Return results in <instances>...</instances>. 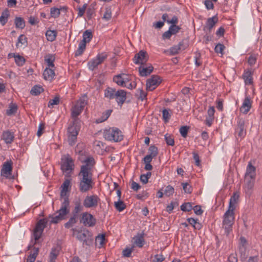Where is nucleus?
I'll use <instances>...</instances> for the list:
<instances>
[{
	"mask_svg": "<svg viewBox=\"0 0 262 262\" xmlns=\"http://www.w3.org/2000/svg\"><path fill=\"white\" fill-rule=\"evenodd\" d=\"M80 171L78 174L79 179V189L81 192H86L93 188V176L96 164L94 158L92 156L86 157L81 161Z\"/></svg>",
	"mask_w": 262,
	"mask_h": 262,
	"instance_id": "f257e3e1",
	"label": "nucleus"
},
{
	"mask_svg": "<svg viewBox=\"0 0 262 262\" xmlns=\"http://www.w3.org/2000/svg\"><path fill=\"white\" fill-rule=\"evenodd\" d=\"M61 206L54 215H50L49 217L51 219L50 224H57L59 222L66 220L67 215L70 211V201L68 196H64L61 199Z\"/></svg>",
	"mask_w": 262,
	"mask_h": 262,
	"instance_id": "f03ea898",
	"label": "nucleus"
},
{
	"mask_svg": "<svg viewBox=\"0 0 262 262\" xmlns=\"http://www.w3.org/2000/svg\"><path fill=\"white\" fill-rule=\"evenodd\" d=\"M74 208L72 210V215L69 221L64 224L66 228L69 229L76 224L78 220L79 213L83 210V204H82L81 200L78 199L74 202Z\"/></svg>",
	"mask_w": 262,
	"mask_h": 262,
	"instance_id": "7ed1b4c3",
	"label": "nucleus"
},
{
	"mask_svg": "<svg viewBox=\"0 0 262 262\" xmlns=\"http://www.w3.org/2000/svg\"><path fill=\"white\" fill-rule=\"evenodd\" d=\"M234 213L233 207L229 206L228 210L223 216L222 223L223 228L225 229V233L228 235L232 230V226L234 221Z\"/></svg>",
	"mask_w": 262,
	"mask_h": 262,
	"instance_id": "20e7f679",
	"label": "nucleus"
},
{
	"mask_svg": "<svg viewBox=\"0 0 262 262\" xmlns=\"http://www.w3.org/2000/svg\"><path fill=\"white\" fill-rule=\"evenodd\" d=\"M80 121L73 120L68 128V141L71 146L74 145L77 141V137L80 130Z\"/></svg>",
	"mask_w": 262,
	"mask_h": 262,
	"instance_id": "39448f33",
	"label": "nucleus"
},
{
	"mask_svg": "<svg viewBox=\"0 0 262 262\" xmlns=\"http://www.w3.org/2000/svg\"><path fill=\"white\" fill-rule=\"evenodd\" d=\"M103 137L105 140L114 142L121 141L123 138L121 131L116 127H110L104 130Z\"/></svg>",
	"mask_w": 262,
	"mask_h": 262,
	"instance_id": "423d86ee",
	"label": "nucleus"
},
{
	"mask_svg": "<svg viewBox=\"0 0 262 262\" xmlns=\"http://www.w3.org/2000/svg\"><path fill=\"white\" fill-rule=\"evenodd\" d=\"M87 97L84 96L80 98L71 108V117L73 120L80 121L78 116L81 113L87 104Z\"/></svg>",
	"mask_w": 262,
	"mask_h": 262,
	"instance_id": "0eeeda50",
	"label": "nucleus"
},
{
	"mask_svg": "<svg viewBox=\"0 0 262 262\" xmlns=\"http://www.w3.org/2000/svg\"><path fill=\"white\" fill-rule=\"evenodd\" d=\"M74 161L72 157L67 154L62 157L61 159V169L66 173V176H70L74 169Z\"/></svg>",
	"mask_w": 262,
	"mask_h": 262,
	"instance_id": "6e6552de",
	"label": "nucleus"
},
{
	"mask_svg": "<svg viewBox=\"0 0 262 262\" xmlns=\"http://www.w3.org/2000/svg\"><path fill=\"white\" fill-rule=\"evenodd\" d=\"M48 220L47 218L39 220L36 223L33 230V235L35 240L34 244H36L42 235L44 229L47 227Z\"/></svg>",
	"mask_w": 262,
	"mask_h": 262,
	"instance_id": "1a4fd4ad",
	"label": "nucleus"
},
{
	"mask_svg": "<svg viewBox=\"0 0 262 262\" xmlns=\"http://www.w3.org/2000/svg\"><path fill=\"white\" fill-rule=\"evenodd\" d=\"M80 223L85 227H93L96 224V219L90 212H83L80 215Z\"/></svg>",
	"mask_w": 262,
	"mask_h": 262,
	"instance_id": "9d476101",
	"label": "nucleus"
},
{
	"mask_svg": "<svg viewBox=\"0 0 262 262\" xmlns=\"http://www.w3.org/2000/svg\"><path fill=\"white\" fill-rule=\"evenodd\" d=\"M100 202L97 194L88 195L83 200V206L86 208H95Z\"/></svg>",
	"mask_w": 262,
	"mask_h": 262,
	"instance_id": "9b49d317",
	"label": "nucleus"
},
{
	"mask_svg": "<svg viewBox=\"0 0 262 262\" xmlns=\"http://www.w3.org/2000/svg\"><path fill=\"white\" fill-rule=\"evenodd\" d=\"M161 79L158 75H152L146 81V89L152 91L155 90L161 83Z\"/></svg>",
	"mask_w": 262,
	"mask_h": 262,
	"instance_id": "f8f14e48",
	"label": "nucleus"
},
{
	"mask_svg": "<svg viewBox=\"0 0 262 262\" xmlns=\"http://www.w3.org/2000/svg\"><path fill=\"white\" fill-rule=\"evenodd\" d=\"M148 59L147 53L143 50H141L135 54L134 58V62L136 64H144Z\"/></svg>",
	"mask_w": 262,
	"mask_h": 262,
	"instance_id": "ddd939ff",
	"label": "nucleus"
},
{
	"mask_svg": "<svg viewBox=\"0 0 262 262\" xmlns=\"http://www.w3.org/2000/svg\"><path fill=\"white\" fill-rule=\"evenodd\" d=\"M12 164L13 163L11 160L5 162L2 165L1 170V176L8 178L12 174L13 168Z\"/></svg>",
	"mask_w": 262,
	"mask_h": 262,
	"instance_id": "4468645a",
	"label": "nucleus"
},
{
	"mask_svg": "<svg viewBox=\"0 0 262 262\" xmlns=\"http://www.w3.org/2000/svg\"><path fill=\"white\" fill-rule=\"evenodd\" d=\"M219 20L217 15H214L212 17L208 18L206 21L205 25L204 26L203 30L207 33H210L212 29L214 27Z\"/></svg>",
	"mask_w": 262,
	"mask_h": 262,
	"instance_id": "2eb2a0df",
	"label": "nucleus"
},
{
	"mask_svg": "<svg viewBox=\"0 0 262 262\" xmlns=\"http://www.w3.org/2000/svg\"><path fill=\"white\" fill-rule=\"evenodd\" d=\"M252 101L251 100L250 97L246 96L239 108L240 112L244 114H247L252 107Z\"/></svg>",
	"mask_w": 262,
	"mask_h": 262,
	"instance_id": "dca6fc26",
	"label": "nucleus"
},
{
	"mask_svg": "<svg viewBox=\"0 0 262 262\" xmlns=\"http://www.w3.org/2000/svg\"><path fill=\"white\" fill-rule=\"evenodd\" d=\"M245 120L242 118H238L237 120V126L236 132L238 137L244 138L246 135V130L245 128Z\"/></svg>",
	"mask_w": 262,
	"mask_h": 262,
	"instance_id": "f3484780",
	"label": "nucleus"
},
{
	"mask_svg": "<svg viewBox=\"0 0 262 262\" xmlns=\"http://www.w3.org/2000/svg\"><path fill=\"white\" fill-rule=\"evenodd\" d=\"M245 181L244 186L245 192L247 195H250L254 187L255 179H245Z\"/></svg>",
	"mask_w": 262,
	"mask_h": 262,
	"instance_id": "a211bd4d",
	"label": "nucleus"
},
{
	"mask_svg": "<svg viewBox=\"0 0 262 262\" xmlns=\"http://www.w3.org/2000/svg\"><path fill=\"white\" fill-rule=\"evenodd\" d=\"M115 98L118 104L121 106L126 99V92L123 90H118L116 91Z\"/></svg>",
	"mask_w": 262,
	"mask_h": 262,
	"instance_id": "6ab92c4d",
	"label": "nucleus"
},
{
	"mask_svg": "<svg viewBox=\"0 0 262 262\" xmlns=\"http://www.w3.org/2000/svg\"><path fill=\"white\" fill-rule=\"evenodd\" d=\"M14 139V133L9 130L3 132L2 135V139L3 140L6 144H11Z\"/></svg>",
	"mask_w": 262,
	"mask_h": 262,
	"instance_id": "aec40b11",
	"label": "nucleus"
},
{
	"mask_svg": "<svg viewBox=\"0 0 262 262\" xmlns=\"http://www.w3.org/2000/svg\"><path fill=\"white\" fill-rule=\"evenodd\" d=\"M256 176V168L252 165L251 163H249L246 169L245 173V179H255Z\"/></svg>",
	"mask_w": 262,
	"mask_h": 262,
	"instance_id": "412c9836",
	"label": "nucleus"
},
{
	"mask_svg": "<svg viewBox=\"0 0 262 262\" xmlns=\"http://www.w3.org/2000/svg\"><path fill=\"white\" fill-rule=\"evenodd\" d=\"M55 76L54 69L51 68H46L43 72V76L45 80L51 81Z\"/></svg>",
	"mask_w": 262,
	"mask_h": 262,
	"instance_id": "4be33fe9",
	"label": "nucleus"
},
{
	"mask_svg": "<svg viewBox=\"0 0 262 262\" xmlns=\"http://www.w3.org/2000/svg\"><path fill=\"white\" fill-rule=\"evenodd\" d=\"M253 73L251 70H248L244 71L243 74V78L244 80L245 84L251 85L253 84Z\"/></svg>",
	"mask_w": 262,
	"mask_h": 262,
	"instance_id": "5701e85b",
	"label": "nucleus"
},
{
	"mask_svg": "<svg viewBox=\"0 0 262 262\" xmlns=\"http://www.w3.org/2000/svg\"><path fill=\"white\" fill-rule=\"evenodd\" d=\"M186 49V47L184 45L183 41L180 42L178 45L173 46L169 49L170 55H174L178 54L180 51L184 50Z\"/></svg>",
	"mask_w": 262,
	"mask_h": 262,
	"instance_id": "b1692460",
	"label": "nucleus"
},
{
	"mask_svg": "<svg viewBox=\"0 0 262 262\" xmlns=\"http://www.w3.org/2000/svg\"><path fill=\"white\" fill-rule=\"evenodd\" d=\"M153 67L150 65L148 67L145 66H140L139 68V71L141 76H147L153 71Z\"/></svg>",
	"mask_w": 262,
	"mask_h": 262,
	"instance_id": "393cba45",
	"label": "nucleus"
},
{
	"mask_svg": "<svg viewBox=\"0 0 262 262\" xmlns=\"http://www.w3.org/2000/svg\"><path fill=\"white\" fill-rule=\"evenodd\" d=\"M127 76L125 74H119L113 77V81L116 82L118 85L121 86H126L125 83V77Z\"/></svg>",
	"mask_w": 262,
	"mask_h": 262,
	"instance_id": "a878e982",
	"label": "nucleus"
},
{
	"mask_svg": "<svg viewBox=\"0 0 262 262\" xmlns=\"http://www.w3.org/2000/svg\"><path fill=\"white\" fill-rule=\"evenodd\" d=\"M9 57L12 56L15 59V62L17 66L19 67L23 66L26 61V59L25 58L19 54H9L8 55Z\"/></svg>",
	"mask_w": 262,
	"mask_h": 262,
	"instance_id": "bb28decb",
	"label": "nucleus"
},
{
	"mask_svg": "<svg viewBox=\"0 0 262 262\" xmlns=\"http://www.w3.org/2000/svg\"><path fill=\"white\" fill-rule=\"evenodd\" d=\"M59 254V250L57 248H52L49 255V262H55Z\"/></svg>",
	"mask_w": 262,
	"mask_h": 262,
	"instance_id": "cd10ccee",
	"label": "nucleus"
},
{
	"mask_svg": "<svg viewBox=\"0 0 262 262\" xmlns=\"http://www.w3.org/2000/svg\"><path fill=\"white\" fill-rule=\"evenodd\" d=\"M133 239L134 241V244L139 248H142L145 243V241L143 236L142 235H138L135 236Z\"/></svg>",
	"mask_w": 262,
	"mask_h": 262,
	"instance_id": "c85d7f7f",
	"label": "nucleus"
},
{
	"mask_svg": "<svg viewBox=\"0 0 262 262\" xmlns=\"http://www.w3.org/2000/svg\"><path fill=\"white\" fill-rule=\"evenodd\" d=\"M116 93V91L115 89L108 88L104 91V96L109 99H113L115 97Z\"/></svg>",
	"mask_w": 262,
	"mask_h": 262,
	"instance_id": "c756f323",
	"label": "nucleus"
},
{
	"mask_svg": "<svg viewBox=\"0 0 262 262\" xmlns=\"http://www.w3.org/2000/svg\"><path fill=\"white\" fill-rule=\"evenodd\" d=\"M112 112V110H107L106 111H105L100 118L96 119V123H100L108 119V118L110 116Z\"/></svg>",
	"mask_w": 262,
	"mask_h": 262,
	"instance_id": "7c9ffc66",
	"label": "nucleus"
},
{
	"mask_svg": "<svg viewBox=\"0 0 262 262\" xmlns=\"http://www.w3.org/2000/svg\"><path fill=\"white\" fill-rule=\"evenodd\" d=\"M9 16V11L7 9H6L2 13L0 16V23L2 25L4 26L8 21V17Z\"/></svg>",
	"mask_w": 262,
	"mask_h": 262,
	"instance_id": "2f4dec72",
	"label": "nucleus"
},
{
	"mask_svg": "<svg viewBox=\"0 0 262 262\" xmlns=\"http://www.w3.org/2000/svg\"><path fill=\"white\" fill-rule=\"evenodd\" d=\"M57 35V32L56 30H47L46 33L47 39L48 41H53L55 40Z\"/></svg>",
	"mask_w": 262,
	"mask_h": 262,
	"instance_id": "473e14b6",
	"label": "nucleus"
},
{
	"mask_svg": "<svg viewBox=\"0 0 262 262\" xmlns=\"http://www.w3.org/2000/svg\"><path fill=\"white\" fill-rule=\"evenodd\" d=\"M82 37V41L85 43L89 42L93 37L91 31L89 30L85 31L83 33Z\"/></svg>",
	"mask_w": 262,
	"mask_h": 262,
	"instance_id": "72a5a7b5",
	"label": "nucleus"
},
{
	"mask_svg": "<svg viewBox=\"0 0 262 262\" xmlns=\"http://www.w3.org/2000/svg\"><path fill=\"white\" fill-rule=\"evenodd\" d=\"M17 111V106L16 104L11 103L9 105V108L6 111V114L8 116H12L16 113Z\"/></svg>",
	"mask_w": 262,
	"mask_h": 262,
	"instance_id": "f704fd0d",
	"label": "nucleus"
},
{
	"mask_svg": "<svg viewBox=\"0 0 262 262\" xmlns=\"http://www.w3.org/2000/svg\"><path fill=\"white\" fill-rule=\"evenodd\" d=\"M27 45V38L24 34H21L18 38L16 43V47H19L22 46H26Z\"/></svg>",
	"mask_w": 262,
	"mask_h": 262,
	"instance_id": "c9c22d12",
	"label": "nucleus"
},
{
	"mask_svg": "<svg viewBox=\"0 0 262 262\" xmlns=\"http://www.w3.org/2000/svg\"><path fill=\"white\" fill-rule=\"evenodd\" d=\"M86 48V43L81 41L79 44L78 48L75 53V56H78L81 55Z\"/></svg>",
	"mask_w": 262,
	"mask_h": 262,
	"instance_id": "e433bc0d",
	"label": "nucleus"
},
{
	"mask_svg": "<svg viewBox=\"0 0 262 262\" xmlns=\"http://www.w3.org/2000/svg\"><path fill=\"white\" fill-rule=\"evenodd\" d=\"M15 25L17 28L23 29L25 27V23L24 19L20 17H17L15 19Z\"/></svg>",
	"mask_w": 262,
	"mask_h": 262,
	"instance_id": "4c0bfd02",
	"label": "nucleus"
},
{
	"mask_svg": "<svg viewBox=\"0 0 262 262\" xmlns=\"http://www.w3.org/2000/svg\"><path fill=\"white\" fill-rule=\"evenodd\" d=\"M108 55L107 53L104 52L97 54L95 58L98 61V63L101 64L107 58Z\"/></svg>",
	"mask_w": 262,
	"mask_h": 262,
	"instance_id": "58836bf2",
	"label": "nucleus"
},
{
	"mask_svg": "<svg viewBox=\"0 0 262 262\" xmlns=\"http://www.w3.org/2000/svg\"><path fill=\"white\" fill-rule=\"evenodd\" d=\"M108 55L107 53L104 52L97 54L95 58L98 61V63L101 64L107 58Z\"/></svg>",
	"mask_w": 262,
	"mask_h": 262,
	"instance_id": "ea45409f",
	"label": "nucleus"
},
{
	"mask_svg": "<svg viewBox=\"0 0 262 262\" xmlns=\"http://www.w3.org/2000/svg\"><path fill=\"white\" fill-rule=\"evenodd\" d=\"M100 64L98 63V61L95 58L91 60L88 63L89 69L91 71L94 70Z\"/></svg>",
	"mask_w": 262,
	"mask_h": 262,
	"instance_id": "a19ab883",
	"label": "nucleus"
},
{
	"mask_svg": "<svg viewBox=\"0 0 262 262\" xmlns=\"http://www.w3.org/2000/svg\"><path fill=\"white\" fill-rule=\"evenodd\" d=\"M114 206L116 209L119 212L123 211L126 208V205L124 203L120 200H118L117 202H115Z\"/></svg>",
	"mask_w": 262,
	"mask_h": 262,
	"instance_id": "79ce46f5",
	"label": "nucleus"
},
{
	"mask_svg": "<svg viewBox=\"0 0 262 262\" xmlns=\"http://www.w3.org/2000/svg\"><path fill=\"white\" fill-rule=\"evenodd\" d=\"M43 89L41 86L35 85L32 88L31 90V94L33 95L37 96L43 92Z\"/></svg>",
	"mask_w": 262,
	"mask_h": 262,
	"instance_id": "37998d69",
	"label": "nucleus"
},
{
	"mask_svg": "<svg viewBox=\"0 0 262 262\" xmlns=\"http://www.w3.org/2000/svg\"><path fill=\"white\" fill-rule=\"evenodd\" d=\"M112 18V10L111 8L107 7L105 9V12L102 17V19L108 21Z\"/></svg>",
	"mask_w": 262,
	"mask_h": 262,
	"instance_id": "c03bdc74",
	"label": "nucleus"
},
{
	"mask_svg": "<svg viewBox=\"0 0 262 262\" xmlns=\"http://www.w3.org/2000/svg\"><path fill=\"white\" fill-rule=\"evenodd\" d=\"M239 250L242 252H244L246 250L247 240L244 237H241L239 238Z\"/></svg>",
	"mask_w": 262,
	"mask_h": 262,
	"instance_id": "a18cd8bd",
	"label": "nucleus"
},
{
	"mask_svg": "<svg viewBox=\"0 0 262 262\" xmlns=\"http://www.w3.org/2000/svg\"><path fill=\"white\" fill-rule=\"evenodd\" d=\"M71 181L70 180L67 179L66 180L63 184L61 185V196L62 195V193L63 192H66L68 191L69 187L70 186Z\"/></svg>",
	"mask_w": 262,
	"mask_h": 262,
	"instance_id": "49530a36",
	"label": "nucleus"
},
{
	"mask_svg": "<svg viewBox=\"0 0 262 262\" xmlns=\"http://www.w3.org/2000/svg\"><path fill=\"white\" fill-rule=\"evenodd\" d=\"M148 152L149 156L155 158L158 154V148L155 145L150 146L148 149Z\"/></svg>",
	"mask_w": 262,
	"mask_h": 262,
	"instance_id": "de8ad7c7",
	"label": "nucleus"
},
{
	"mask_svg": "<svg viewBox=\"0 0 262 262\" xmlns=\"http://www.w3.org/2000/svg\"><path fill=\"white\" fill-rule=\"evenodd\" d=\"M164 138H165L166 143L168 145H170V146L174 145V139H173V137L171 135H170L168 134H166L164 136Z\"/></svg>",
	"mask_w": 262,
	"mask_h": 262,
	"instance_id": "09e8293b",
	"label": "nucleus"
},
{
	"mask_svg": "<svg viewBox=\"0 0 262 262\" xmlns=\"http://www.w3.org/2000/svg\"><path fill=\"white\" fill-rule=\"evenodd\" d=\"M38 249H36L32 253H31L27 258L26 262H34L36 257L38 254Z\"/></svg>",
	"mask_w": 262,
	"mask_h": 262,
	"instance_id": "8fccbe9b",
	"label": "nucleus"
},
{
	"mask_svg": "<svg viewBox=\"0 0 262 262\" xmlns=\"http://www.w3.org/2000/svg\"><path fill=\"white\" fill-rule=\"evenodd\" d=\"M60 101V98L59 96H56L53 99H51L48 103V107L53 108L54 105H57L59 104Z\"/></svg>",
	"mask_w": 262,
	"mask_h": 262,
	"instance_id": "3c124183",
	"label": "nucleus"
},
{
	"mask_svg": "<svg viewBox=\"0 0 262 262\" xmlns=\"http://www.w3.org/2000/svg\"><path fill=\"white\" fill-rule=\"evenodd\" d=\"M238 195L236 193H234L233 196L230 198L229 206L232 207L233 210L235 209L234 204L236 203L237 200L238 199Z\"/></svg>",
	"mask_w": 262,
	"mask_h": 262,
	"instance_id": "603ef678",
	"label": "nucleus"
},
{
	"mask_svg": "<svg viewBox=\"0 0 262 262\" xmlns=\"http://www.w3.org/2000/svg\"><path fill=\"white\" fill-rule=\"evenodd\" d=\"M192 206L190 203H184L181 206V209L182 211L188 212L191 210Z\"/></svg>",
	"mask_w": 262,
	"mask_h": 262,
	"instance_id": "864d4df0",
	"label": "nucleus"
},
{
	"mask_svg": "<svg viewBox=\"0 0 262 262\" xmlns=\"http://www.w3.org/2000/svg\"><path fill=\"white\" fill-rule=\"evenodd\" d=\"M174 192L173 187L171 185H168L166 187L164 190V193L166 195L169 196L172 195Z\"/></svg>",
	"mask_w": 262,
	"mask_h": 262,
	"instance_id": "5fc2aeb1",
	"label": "nucleus"
},
{
	"mask_svg": "<svg viewBox=\"0 0 262 262\" xmlns=\"http://www.w3.org/2000/svg\"><path fill=\"white\" fill-rule=\"evenodd\" d=\"M45 60L46 62L47 63L48 68H54V59L53 58L52 56H49L48 57H46Z\"/></svg>",
	"mask_w": 262,
	"mask_h": 262,
	"instance_id": "6e6d98bb",
	"label": "nucleus"
},
{
	"mask_svg": "<svg viewBox=\"0 0 262 262\" xmlns=\"http://www.w3.org/2000/svg\"><path fill=\"white\" fill-rule=\"evenodd\" d=\"M162 116L164 121L165 122H168L171 116L170 114L169 113V110L167 109H164L162 111Z\"/></svg>",
	"mask_w": 262,
	"mask_h": 262,
	"instance_id": "4d7b16f0",
	"label": "nucleus"
},
{
	"mask_svg": "<svg viewBox=\"0 0 262 262\" xmlns=\"http://www.w3.org/2000/svg\"><path fill=\"white\" fill-rule=\"evenodd\" d=\"M181 29V27L177 25H171L169 28V30L172 35L178 33Z\"/></svg>",
	"mask_w": 262,
	"mask_h": 262,
	"instance_id": "13d9d810",
	"label": "nucleus"
},
{
	"mask_svg": "<svg viewBox=\"0 0 262 262\" xmlns=\"http://www.w3.org/2000/svg\"><path fill=\"white\" fill-rule=\"evenodd\" d=\"M183 189L185 193H190L192 191V187L188 183H183L182 184Z\"/></svg>",
	"mask_w": 262,
	"mask_h": 262,
	"instance_id": "bf43d9fd",
	"label": "nucleus"
},
{
	"mask_svg": "<svg viewBox=\"0 0 262 262\" xmlns=\"http://www.w3.org/2000/svg\"><path fill=\"white\" fill-rule=\"evenodd\" d=\"M189 128V127L187 126L181 127L180 128V133L183 137L186 138L187 137Z\"/></svg>",
	"mask_w": 262,
	"mask_h": 262,
	"instance_id": "052dcab7",
	"label": "nucleus"
},
{
	"mask_svg": "<svg viewBox=\"0 0 262 262\" xmlns=\"http://www.w3.org/2000/svg\"><path fill=\"white\" fill-rule=\"evenodd\" d=\"M137 96L139 99L143 101L144 99H146L147 94L142 89H139L138 90V94H137Z\"/></svg>",
	"mask_w": 262,
	"mask_h": 262,
	"instance_id": "680f3d73",
	"label": "nucleus"
},
{
	"mask_svg": "<svg viewBox=\"0 0 262 262\" xmlns=\"http://www.w3.org/2000/svg\"><path fill=\"white\" fill-rule=\"evenodd\" d=\"M225 47L221 43H218L214 48V51L216 53L223 54V51L225 49Z\"/></svg>",
	"mask_w": 262,
	"mask_h": 262,
	"instance_id": "e2e57ef3",
	"label": "nucleus"
},
{
	"mask_svg": "<svg viewBox=\"0 0 262 262\" xmlns=\"http://www.w3.org/2000/svg\"><path fill=\"white\" fill-rule=\"evenodd\" d=\"M133 248H126L122 251V255L125 257H129L133 252Z\"/></svg>",
	"mask_w": 262,
	"mask_h": 262,
	"instance_id": "0e129e2a",
	"label": "nucleus"
},
{
	"mask_svg": "<svg viewBox=\"0 0 262 262\" xmlns=\"http://www.w3.org/2000/svg\"><path fill=\"white\" fill-rule=\"evenodd\" d=\"M51 15L53 17H58L60 15V9L56 8H52L51 9Z\"/></svg>",
	"mask_w": 262,
	"mask_h": 262,
	"instance_id": "69168bd1",
	"label": "nucleus"
},
{
	"mask_svg": "<svg viewBox=\"0 0 262 262\" xmlns=\"http://www.w3.org/2000/svg\"><path fill=\"white\" fill-rule=\"evenodd\" d=\"M165 258L163 255L161 254H156L155 255L153 259V262H162Z\"/></svg>",
	"mask_w": 262,
	"mask_h": 262,
	"instance_id": "338daca9",
	"label": "nucleus"
},
{
	"mask_svg": "<svg viewBox=\"0 0 262 262\" xmlns=\"http://www.w3.org/2000/svg\"><path fill=\"white\" fill-rule=\"evenodd\" d=\"M228 262H238L236 254H231L228 257Z\"/></svg>",
	"mask_w": 262,
	"mask_h": 262,
	"instance_id": "774afa93",
	"label": "nucleus"
}]
</instances>
